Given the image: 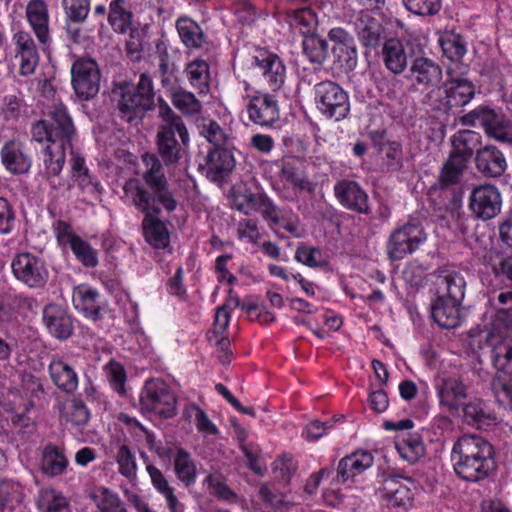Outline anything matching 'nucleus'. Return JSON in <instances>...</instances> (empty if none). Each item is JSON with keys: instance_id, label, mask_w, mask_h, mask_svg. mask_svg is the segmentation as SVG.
Returning a JSON list of instances; mask_svg holds the SVG:
<instances>
[{"instance_id": "obj_14", "label": "nucleus", "mask_w": 512, "mask_h": 512, "mask_svg": "<svg viewBox=\"0 0 512 512\" xmlns=\"http://www.w3.org/2000/svg\"><path fill=\"white\" fill-rule=\"evenodd\" d=\"M254 63L272 91H277L283 86L286 68L278 55L261 50L254 56Z\"/></svg>"}, {"instance_id": "obj_48", "label": "nucleus", "mask_w": 512, "mask_h": 512, "mask_svg": "<svg viewBox=\"0 0 512 512\" xmlns=\"http://www.w3.org/2000/svg\"><path fill=\"white\" fill-rule=\"evenodd\" d=\"M329 38L337 45L334 47V51L345 53L346 61L351 62V65H355L357 51L353 38L340 27L331 29L329 32Z\"/></svg>"}, {"instance_id": "obj_30", "label": "nucleus", "mask_w": 512, "mask_h": 512, "mask_svg": "<svg viewBox=\"0 0 512 512\" xmlns=\"http://www.w3.org/2000/svg\"><path fill=\"white\" fill-rule=\"evenodd\" d=\"M146 470L154 489L165 498L169 511L184 512V506L178 501L174 494V488L169 484L164 474L151 464H147Z\"/></svg>"}, {"instance_id": "obj_20", "label": "nucleus", "mask_w": 512, "mask_h": 512, "mask_svg": "<svg viewBox=\"0 0 512 512\" xmlns=\"http://www.w3.org/2000/svg\"><path fill=\"white\" fill-rule=\"evenodd\" d=\"M339 202L350 210L365 213L368 210V196L355 181L342 180L334 187Z\"/></svg>"}, {"instance_id": "obj_49", "label": "nucleus", "mask_w": 512, "mask_h": 512, "mask_svg": "<svg viewBox=\"0 0 512 512\" xmlns=\"http://www.w3.org/2000/svg\"><path fill=\"white\" fill-rule=\"evenodd\" d=\"M170 96L173 105L184 115H196L201 112L202 104L192 92L173 90Z\"/></svg>"}, {"instance_id": "obj_18", "label": "nucleus", "mask_w": 512, "mask_h": 512, "mask_svg": "<svg viewBox=\"0 0 512 512\" xmlns=\"http://www.w3.org/2000/svg\"><path fill=\"white\" fill-rule=\"evenodd\" d=\"M492 446L479 435H463L454 444L451 458H492Z\"/></svg>"}, {"instance_id": "obj_56", "label": "nucleus", "mask_w": 512, "mask_h": 512, "mask_svg": "<svg viewBox=\"0 0 512 512\" xmlns=\"http://www.w3.org/2000/svg\"><path fill=\"white\" fill-rule=\"evenodd\" d=\"M272 202L263 194H248L245 196V203L237 204V209L245 215H250L253 211L262 214L263 217L270 213Z\"/></svg>"}, {"instance_id": "obj_51", "label": "nucleus", "mask_w": 512, "mask_h": 512, "mask_svg": "<svg viewBox=\"0 0 512 512\" xmlns=\"http://www.w3.org/2000/svg\"><path fill=\"white\" fill-rule=\"evenodd\" d=\"M470 157L452 151L441 173V180L445 184L456 182L464 170Z\"/></svg>"}, {"instance_id": "obj_50", "label": "nucleus", "mask_w": 512, "mask_h": 512, "mask_svg": "<svg viewBox=\"0 0 512 512\" xmlns=\"http://www.w3.org/2000/svg\"><path fill=\"white\" fill-rule=\"evenodd\" d=\"M359 38L366 44L371 45L377 42L380 36L378 22L369 14H362L355 23Z\"/></svg>"}, {"instance_id": "obj_6", "label": "nucleus", "mask_w": 512, "mask_h": 512, "mask_svg": "<svg viewBox=\"0 0 512 512\" xmlns=\"http://www.w3.org/2000/svg\"><path fill=\"white\" fill-rule=\"evenodd\" d=\"M317 109L326 117L342 120L350 111L348 94L335 82L323 81L314 86Z\"/></svg>"}, {"instance_id": "obj_39", "label": "nucleus", "mask_w": 512, "mask_h": 512, "mask_svg": "<svg viewBox=\"0 0 512 512\" xmlns=\"http://www.w3.org/2000/svg\"><path fill=\"white\" fill-rule=\"evenodd\" d=\"M186 75L190 85L199 94H208L210 90V69L205 60L196 59L186 66Z\"/></svg>"}, {"instance_id": "obj_10", "label": "nucleus", "mask_w": 512, "mask_h": 512, "mask_svg": "<svg viewBox=\"0 0 512 512\" xmlns=\"http://www.w3.org/2000/svg\"><path fill=\"white\" fill-rule=\"evenodd\" d=\"M426 241V233L418 223L409 222L392 233L388 242L391 259L399 260L413 253Z\"/></svg>"}, {"instance_id": "obj_11", "label": "nucleus", "mask_w": 512, "mask_h": 512, "mask_svg": "<svg viewBox=\"0 0 512 512\" xmlns=\"http://www.w3.org/2000/svg\"><path fill=\"white\" fill-rule=\"evenodd\" d=\"M469 207L477 218L490 220L501 211V193L494 185H479L470 194Z\"/></svg>"}, {"instance_id": "obj_45", "label": "nucleus", "mask_w": 512, "mask_h": 512, "mask_svg": "<svg viewBox=\"0 0 512 512\" xmlns=\"http://www.w3.org/2000/svg\"><path fill=\"white\" fill-rule=\"evenodd\" d=\"M114 457L118 465V472L131 483H134L137 480L138 466L135 455L130 448L125 444L119 445Z\"/></svg>"}, {"instance_id": "obj_57", "label": "nucleus", "mask_w": 512, "mask_h": 512, "mask_svg": "<svg viewBox=\"0 0 512 512\" xmlns=\"http://www.w3.org/2000/svg\"><path fill=\"white\" fill-rule=\"evenodd\" d=\"M199 133L215 148H222L227 143V135L218 123L213 120H203L199 125Z\"/></svg>"}, {"instance_id": "obj_41", "label": "nucleus", "mask_w": 512, "mask_h": 512, "mask_svg": "<svg viewBox=\"0 0 512 512\" xmlns=\"http://www.w3.org/2000/svg\"><path fill=\"white\" fill-rule=\"evenodd\" d=\"M131 18L132 14L128 10L127 0L111 1L108 21L115 32L126 33L131 26Z\"/></svg>"}, {"instance_id": "obj_60", "label": "nucleus", "mask_w": 512, "mask_h": 512, "mask_svg": "<svg viewBox=\"0 0 512 512\" xmlns=\"http://www.w3.org/2000/svg\"><path fill=\"white\" fill-rule=\"evenodd\" d=\"M316 22V15L308 8L298 9L289 16V24L301 33L310 31Z\"/></svg>"}, {"instance_id": "obj_46", "label": "nucleus", "mask_w": 512, "mask_h": 512, "mask_svg": "<svg viewBox=\"0 0 512 512\" xmlns=\"http://www.w3.org/2000/svg\"><path fill=\"white\" fill-rule=\"evenodd\" d=\"M464 418L468 424L484 428L495 421V416L480 400L468 403L464 407Z\"/></svg>"}, {"instance_id": "obj_4", "label": "nucleus", "mask_w": 512, "mask_h": 512, "mask_svg": "<svg viewBox=\"0 0 512 512\" xmlns=\"http://www.w3.org/2000/svg\"><path fill=\"white\" fill-rule=\"evenodd\" d=\"M160 115L166 122L161 126L157 138L159 153L167 165L175 164L181 158V148L175 137L178 134L184 146L189 143V133L182 119L167 105L159 107Z\"/></svg>"}, {"instance_id": "obj_33", "label": "nucleus", "mask_w": 512, "mask_h": 512, "mask_svg": "<svg viewBox=\"0 0 512 512\" xmlns=\"http://www.w3.org/2000/svg\"><path fill=\"white\" fill-rule=\"evenodd\" d=\"M461 303L437 297L432 306V317L443 328L450 329L459 324V308Z\"/></svg>"}, {"instance_id": "obj_9", "label": "nucleus", "mask_w": 512, "mask_h": 512, "mask_svg": "<svg viewBox=\"0 0 512 512\" xmlns=\"http://www.w3.org/2000/svg\"><path fill=\"white\" fill-rule=\"evenodd\" d=\"M15 278L30 288H39L45 285L48 279V270L44 261L32 253H19L11 263Z\"/></svg>"}, {"instance_id": "obj_34", "label": "nucleus", "mask_w": 512, "mask_h": 512, "mask_svg": "<svg viewBox=\"0 0 512 512\" xmlns=\"http://www.w3.org/2000/svg\"><path fill=\"white\" fill-rule=\"evenodd\" d=\"M382 56L385 67L393 74H401L407 67V54L399 40H387L382 48Z\"/></svg>"}, {"instance_id": "obj_19", "label": "nucleus", "mask_w": 512, "mask_h": 512, "mask_svg": "<svg viewBox=\"0 0 512 512\" xmlns=\"http://www.w3.org/2000/svg\"><path fill=\"white\" fill-rule=\"evenodd\" d=\"M235 166L234 157L228 149L214 148L205 158L202 169L212 181H219L228 175Z\"/></svg>"}, {"instance_id": "obj_40", "label": "nucleus", "mask_w": 512, "mask_h": 512, "mask_svg": "<svg viewBox=\"0 0 512 512\" xmlns=\"http://www.w3.org/2000/svg\"><path fill=\"white\" fill-rule=\"evenodd\" d=\"M176 29L182 43L187 48H199L203 42V31L200 26L188 17H180Z\"/></svg>"}, {"instance_id": "obj_55", "label": "nucleus", "mask_w": 512, "mask_h": 512, "mask_svg": "<svg viewBox=\"0 0 512 512\" xmlns=\"http://www.w3.org/2000/svg\"><path fill=\"white\" fill-rule=\"evenodd\" d=\"M501 115L488 108H478L464 117V123L473 126H481L489 134Z\"/></svg>"}, {"instance_id": "obj_23", "label": "nucleus", "mask_w": 512, "mask_h": 512, "mask_svg": "<svg viewBox=\"0 0 512 512\" xmlns=\"http://www.w3.org/2000/svg\"><path fill=\"white\" fill-rule=\"evenodd\" d=\"M43 322L51 335L58 339H67L73 332L70 315L58 305H47L43 311Z\"/></svg>"}, {"instance_id": "obj_24", "label": "nucleus", "mask_w": 512, "mask_h": 512, "mask_svg": "<svg viewBox=\"0 0 512 512\" xmlns=\"http://www.w3.org/2000/svg\"><path fill=\"white\" fill-rule=\"evenodd\" d=\"M476 167L487 177H499L507 169L503 153L494 146H486L477 151Z\"/></svg>"}, {"instance_id": "obj_36", "label": "nucleus", "mask_w": 512, "mask_h": 512, "mask_svg": "<svg viewBox=\"0 0 512 512\" xmlns=\"http://www.w3.org/2000/svg\"><path fill=\"white\" fill-rule=\"evenodd\" d=\"M36 505L40 512H71L64 494L52 487L39 490Z\"/></svg>"}, {"instance_id": "obj_58", "label": "nucleus", "mask_w": 512, "mask_h": 512, "mask_svg": "<svg viewBox=\"0 0 512 512\" xmlns=\"http://www.w3.org/2000/svg\"><path fill=\"white\" fill-rule=\"evenodd\" d=\"M75 257L86 267H95L98 264L96 250L80 236L70 246Z\"/></svg>"}, {"instance_id": "obj_3", "label": "nucleus", "mask_w": 512, "mask_h": 512, "mask_svg": "<svg viewBox=\"0 0 512 512\" xmlns=\"http://www.w3.org/2000/svg\"><path fill=\"white\" fill-rule=\"evenodd\" d=\"M112 95L122 117L128 122L141 118L154 106L153 83L147 74H141L137 84L127 81L116 83Z\"/></svg>"}, {"instance_id": "obj_1", "label": "nucleus", "mask_w": 512, "mask_h": 512, "mask_svg": "<svg viewBox=\"0 0 512 512\" xmlns=\"http://www.w3.org/2000/svg\"><path fill=\"white\" fill-rule=\"evenodd\" d=\"M75 128L66 107L62 103L53 104L47 119L34 124L32 137L37 142H46L42 152L44 173L51 188H57L56 178L62 171L66 159V148L70 146Z\"/></svg>"}, {"instance_id": "obj_17", "label": "nucleus", "mask_w": 512, "mask_h": 512, "mask_svg": "<svg viewBox=\"0 0 512 512\" xmlns=\"http://www.w3.org/2000/svg\"><path fill=\"white\" fill-rule=\"evenodd\" d=\"M0 156L4 167L12 174H24L31 168V157L20 140L7 141L1 148Z\"/></svg>"}, {"instance_id": "obj_43", "label": "nucleus", "mask_w": 512, "mask_h": 512, "mask_svg": "<svg viewBox=\"0 0 512 512\" xmlns=\"http://www.w3.org/2000/svg\"><path fill=\"white\" fill-rule=\"evenodd\" d=\"M438 43L443 54L452 61L460 60L467 52L465 41L454 32L447 31L440 34Z\"/></svg>"}, {"instance_id": "obj_35", "label": "nucleus", "mask_w": 512, "mask_h": 512, "mask_svg": "<svg viewBox=\"0 0 512 512\" xmlns=\"http://www.w3.org/2000/svg\"><path fill=\"white\" fill-rule=\"evenodd\" d=\"M142 225L146 241L154 248L164 249L169 245L170 234L166 225L154 218L152 213H146Z\"/></svg>"}, {"instance_id": "obj_52", "label": "nucleus", "mask_w": 512, "mask_h": 512, "mask_svg": "<svg viewBox=\"0 0 512 512\" xmlns=\"http://www.w3.org/2000/svg\"><path fill=\"white\" fill-rule=\"evenodd\" d=\"M23 499L22 486L13 480H0V508L12 509Z\"/></svg>"}, {"instance_id": "obj_42", "label": "nucleus", "mask_w": 512, "mask_h": 512, "mask_svg": "<svg viewBox=\"0 0 512 512\" xmlns=\"http://www.w3.org/2000/svg\"><path fill=\"white\" fill-rule=\"evenodd\" d=\"M269 210L270 213L266 214L265 219L278 228L300 236L299 218L291 210L279 209L273 204Z\"/></svg>"}, {"instance_id": "obj_44", "label": "nucleus", "mask_w": 512, "mask_h": 512, "mask_svg": "<svg viewBox=\"0 0 512 512\" xmlns=\"http://www.w3.org/2000/svg\"><path fill=\"white\" fill-rule=\"evenodd\" d=\"M62 416L78 431L87 425L90 413L82 401L72 399L64 404Z\"/></svg>"}, {"instance_id": "obj_15", "label": "nucleus", "mask_w": 512, "mask_h": 512, "mask_svg": "<svg viewBox=\"0 0 512 512\" xmlns=\"http://www.w3.org/2000/svg\"><path fill=\"white\" fill-rule=\"evenodd\" d=\"M409 78L416 89H433L442 79V69L427 57H417L410 66Z\"/></svg>"}, {"instance_id": "obj_61", "label": "nucleus", "mask_w": 512, "mask_h": 512, "mask_svg": "<svg viewBox=\"0 0 512 512\" xmlns=\"http://www.w3.org/2000/svg\"><path fill=\"white\" fill-rule=\"evenodd\" d=\"M406 9L415 15L432 16L441 9V0H403Z\"/></svg>"}, {"instance_id": "obj_2", "label": "nucleus", "mask_w": 512, "mask_h": 512, "mask_svg": "<svg viewBox=\"0 0 512 512\" xmlns=\"http://www.w3.org/2000/svg\"><path fill=\"white\" fill-rule=\"evenodd\" d=\"M142 162L145 166L143 177L146 183L155 190V197H151L141 186L139 180L130 179L123 187L125 198L145 214L158 213L160 209L156 206V203L162 204L167 211H173L177 202L166 189V181L160 161L155 155L144 154Z\"/></svg>"}, {"instance_id": "obj_29", "label": "nucleus", "mask_w": 512, "mask_h": 512, "mask_svg": "<svg viewBox=\"0 0 512 512\" xmlns=\"http://www.w3.org/2000/svg\"><path fill=\"white\" fill-rule=\"evenodd\" d=\"M49 373L53 383L62 391L74 392L79 383L75 370L62 359H53L49 364Z\"/></svg>"}, {"instance_id": "obj_53", "label": "nucleus", "mask_w": 512, "mask_h": 512, "mask_svg": "<svg viewBox=\"0 0 512 512\" xmlns=\"http://www.w3.org/2000/svg\"><path fill=\"white\" fill-rule=\"evenodd\" d=\"M303 51L311 62L322 63L327 57L328 44L319 36H306L303 41Z\"/></svg>"}, {"instance_id": "obj_59", "label": "nucleus", "mask_w": 512, "mask_h": 512, "mask_svg": "<svg viewBox=\"0 0 512 512\" xmlns=\"http://www.w3.org/2000/svg\"><path fill=\"white\" fill-rule=\"evenodd\" d=\"M295 259L309 267H320L327 264V259L320 249L307 245L297 248Z\"/></svg>"}, {"instance_id": "obj_62", "label": "nucleus", "mask_w": 512, "mask_h": 512, "mask_svg": "<svg viewBox=\"0 0 512 512\" xmlns=\"http://www.w3.org/2000/svg\"><path fill=\"white\" fill-rule=\"evenodd\" d=\"M67 17L73 22L84 21L90 10V0H62Z\"/></svg>"}, {"instance_id": "obj_21", "label": "nucleus", "mask_w": 512, "mask_h": 512, "mask_svg": "<svg viewBox=\"0 0 512 512\" xmlns=\"http://www.w3.org/2000/svg\"><path fill=\"white\" fill-rule=\"evenodd\" d=\"M70 168L71 180L82 192L87 194L100 192L101 185L98 179L90 173L84 157L74 150L71 151Z\"/></svg>"}, {"instance_id": "obj_7", "label": "nucleus", "mask_w": 512, "mask_h": 512, "mask_svg": "<svg viewBox=\"0 0 512 512\" xmlns=\"http://www.w3.org/2000/svg\"><path fill=\"white\" fill-rule=\"evenodd\" d=\"M141 409L163 418H170L176 413V399L168 386L159 379L147 381L140 393Z\"/></svg>"}, {"instance_id": "obj_54", "label": "nucleus", "mask_w": 512, "mask_h": 512, "mask_svg": "<svg viewBox=\"0 0 512 512\" xmlns=\"http://www.w3.org/2000/svg\"><path fill=\"white\" fill-rule=\"evenodd\" d=\"M479 138V134L474 131H458L451 140L453 151L471 157L474 149L479 144Z\"/></svg>"}, {"instance_id": "obj_13", "label": "nucleus", "mask_w": 512, "mask_h": 512, "mask_svg": "<svg viewBox=\"0 0 512 512\" xmlns=\"http://www.w3.org/2000/svg\"><path fill=\"white\" fill-rule=\"evenodd\" d=\"M246 97L249 98L247 106L249 118L258 125H272L279 119V109L276 100L268 95L257 92L250 95V85L243 82Z\"/></svg>"}, {"instance_id": "obj_22", "label": "nucleus", "mask_w": 512, "mask_h": 512, "mask_svg": "<svg viewBox=\"0 0 512 512\" xmlns=\"http://www.w3.org/2000/svg\"><path fill=\"white\" fill-rule=\"evenodd\" d=\"M373 460L372 454L363 450L344 457L338 464L336 481L344 483L362 474L373 465Z\"/></svg>"}, {"instance_id": "obj_38", "label": "nucleus", "mask_w": 512, "mask_h": 512, "mask_svg": "<svg viewBox=\"0 0 512 512\" xmlns=\"http://www.w3.org/2000/svg\"><path fill=\"white\" fill-rule=\"evenodd\" d=\"M184 414L186 418L195 425L196 430L203 436V438L212 440L219 435V429L216 424L199 406L195 404L187 406Z\"/></svg>"}, {"instance_id": "obj_26", "label": "nucleus", "mask_w": 512, "mask_h": 512, "mask_svg": "<svg viewBox=\"0 0 512 512\" xmlns=\"http://www.w3.org/2000/svg\"><path fill=\"white\" fill-rule=\"evenodd\" d=\"M26 17L38 40L46 44L49 36V13L43 0H30L26 7Z\"/></svg>"}, {"instance_id": "obj_8", "label": "nucleus", "mask_w": 512, "mask_h": 512, "mask_svg": "<svg viewBox=\"0 0 512 512\" xmlns=\"http://www.w3.org/2000/svg\"><path fill=\"white\" fill-rule=\"evenodd\" d=\"M100 71L93 59H77L71 67V83L77 97L89 100L95 97L100 89Z\"/></svg>"}, {"instance_id": "obj_47", "label": "nucleus", "mask_w": 512, "mask_h": 512, "mask_svg": "<svg viewBox=\"0 0 512 512\" xmlns=\"http://www.w3.org/2000/svg\"><path fill=\"white\" fill-rule=\"evenodd\" d=\"M174 468L177 478L186 486L195 482L197 475L196 465L186 451L182 449L177 451L174 458Z\"/></svg>"}, {"instance_id": "obj_32", "label": "nucleus", "mask_w": 512, "mask_h": 512, "mask_svg": "<svg viewBox=\"0 0 512 512\" xmlns=\"http://www.w3.org/2000/svg\"><path fill=\"white\" fill-rule=\"evenodd\" d=\"M395 448L401 458L410 463L416 462L425 452L422 438L416 432L397 434Z\"/></svg>"}, {"instance_id": "obj_31", "label": "nucleus", "mask_w": 512, "mask_h": 512, "mask_svg": "<svg viewBox=\"0 0 512 512\" xmlns=\"http://www.w3.org/2000/svg\"><path fill=\"white\" fill-rule=\"evenodd\" d=\"M68 467V459L63 450L49 444L44 447L41 455L40 469L50 477H56L65 473Z\"/></svg>"}, {"instance_id": "obj_63", "label": "nucleus", "mask_w": 512, "mask_h": 512, "mask_svg": "<svg viewBox=\"0 0 512 512\" xmlns=\"http://www.w3.org/2000/svg\"><path fill=\"white\" fill-rule=\"evenodd\" d=\"M296 469L297 465L291 456L284 455L273 463L275 479L282 482L284 485L290 482Z\"/></svg>"}, {"instance_id": "obj_12", "label": "nucleus", "mask_w": 512, "mask_h": 512, "mask_svg": "<svg viewBox=\"0 0 512 512\" xmlns=\"http://www.w3.org/2000/svg\"><path fill=\"white\" fill-rule=\"evenodd\" d=\"M74 308L87 319L97 321L106 311V301L98 289L88 284H80L73 289Z\"/></svg>"}, {"instance_id": "obj_27", "label": "nucleus", "mask_w": 512, "mask_h": 512, "mask_svg": "<svg viewBox=\"0 0 512 512\" xmlns=\"http://www.w3.org/2000/svg\"><path fill=\"white\" fill-rule=\"evenodd\" d=\"M436 388L440 404L450 411L457 410L466 398V388L457 378H442Z\"/></svg>"}, {"instance_id": "obj_5", "label": "nucleus", "mask_w": 512, "mask_h": 512, "mask_svg": "<svg viewBox=\"0 0 512 512\" xmlns=\"http://www.w3.org/2000/svg\"><path fill=\"white\" fill-rule=\"evenodd\" d=\"M474 86L469 80L449 75L442 86L431 89L427 95V101L437 109L464 106L474 96Z\"/></svg>"}, {"instance_id": "obj_25", "label": "nucleus", "mask_w": 512, "mask_h": 512, "mask_svg": "<svg viewBox=\"0 0 512 512\" xmlns=\"http://www.w3.org/2000/svg\"><path fill=\"white\" fill-rule=\"evenodd\" d=\"M88 498L97 512H127V506L117 491L98 485L90 489Z\"/></svg>"}, {"instance_id": "obj_28", "label": "nucleus", "mask_w": 512, "mask_h": 512, "mask_svg": "<svg viewBox=\"0 0 512 512\" xmlns=\"http://www.w3.org/2000/svg\"><path fill=\"white\" fill-rule=\"evenodd\" d=\"M455 472L464 480L476 482L485 478L493 467L492 458H451Z\"/></svg>"}, {"instance_id": "obj_37", "label": "nucleus", "mask_w": 512, "mask_h": 512, "mask_svg": "<svg viewBox=\"0 0 512 512\" xmlns=\"http://www.w3.org/2000/svg\"><path fill=\"white\" fill-rule=\"evenodd\" d=\"M466 282L459 273H448L438 281V297L461 303L465 295Z\"/></svg>"}, {"instance_id": "obj_64", "label": "nucleus", "mask_w": 512, "mask_h": 512, "mask_svg": "<svg viewBox=\"0 0 512 512\" xmlns=\"http://www.w3.org/2000/svg\"><path fill=\"white\" fill-rule=\"evenodd\" d=\"M106 372L112 388L118 394H124L126 382V373L124 367L118 362L111 361L106 367Z\"/></svg>"}, {"instance_id": "obj_16", "label": "nucleus", "mask_w": 512, "mask_h": 512, "mask_svg": "<svg viewBox=\"0 0 512 512\" xmlns=\"http://www.w3.org/2000/svg\"><path fill=\"white\" fill-rule=\"evenodd\" d=\"M486 341L491 348L494 367L498 371L512 374V339L507 338L504 331H491L487 333Z\"/></svg>"}]
</instances>
